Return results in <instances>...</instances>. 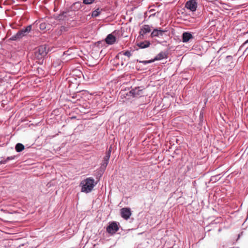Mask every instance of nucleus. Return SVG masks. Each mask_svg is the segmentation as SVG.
I'll use <instances>...</instances> for the list:
<instances>
[{
	"instance_id": "5701e85b",
	"label": "nucleus",
	"mask_w": 248,
	"mask_h": 248,
	"mask_svg": "<svg viewBox=\"0 0 248 248\" xmlns=\"http://www.w3.org/2000/svg\"><path fill=\"white\" fill-rule=\"evenodd\" d=\"M68 31V28L64 26H61L59 29V31L60 33H62V32L66 31Z\"/></svg>"
},
{
	"instance_id": "6e6552de",
	"label": "nucleus",
	"mask_w": 248,
	"mask_h": 248,
	"mask_svg": "<svg viewBox=\"0 0 248 248\" xmlns=\"http://www.w3.org/2000/svg\"><path fill=\"white\" fill-rule=\"evenodd\" d=\"M32 29V25H29L27 27L19 30L18 32L21 38L26 36L29 32H31Z\"/></svg>"
},
{
	"instance_id": "1a4fd4ad",
	"label": "nucleus",
	"mask_w": 248,
	"mask_h": 248,
	"mask_svg": "<svg viewBox=\"0 0 248 248\" xmlns=\"http://www.w3.org/2000/svg\"><path fill=\"white\" fill-rule=\"evenodd\" d=\"M116 41V37L112 34H109L105 39L106 43L108 45H113Z\"/></svg>"
},
{
	"instance_id": "20e7f679",
	"label": "nucleus",
	"mask_w": 248,
	"mask_h": 248,
	"mask_svg": "<svg viewBox=\"0 0 248 248\" xmlns=\"http://www.w3.org/2000/svg\"><path fill=\"white\" fill-rule=\"evenodd\" d=\"M185 7L191 12H195L197 10V2L196 0H189L185 4Z\"/></svg>"
},
{
	"instance_id": "6ab92c4d",
	"label": "nucleus",
	"mask_w": 248,
	"mask_h": 248,
	"mask_svg": "<svg viewBox=\"0 0 248 248\" xmlns=\"http://www.w3.org/2000/svg\"><path fill=\"white\" fill-rule=\"evenodd\" d=\"M119 54L120 55H123L124 56H127L128 58H130L132 56V53L131 51L126 50V51H122L120 52Z\"/></svg>"
},
{
	"instance_id": "72a5a7b5",
	"label": "nucleus",
	"mask_w": 248,
	"mask_h": 248,
	"mask_svg": "<svg viewBox=\"0 0 248 248\" xmlns=\"http://www.w3.org/2000/svg\"><path fill=\"white\" fill-rule=\"evenodd\" d=\"M223 49V48H220L219 49V50H218V52L219 51H220L221 50Z\"/></svg>"
},
{
	"instance_id": "4be33fe9",
	"label": "nucleus",
	"mask_w": 248,
	"mask_h": 248,
	"mask_svg": "<svg viewBox=\"0 0 248 248\" xmlns=\"http://www.w3.org/2000/svg\"><path fill=\"white\" fill-rule=\"evenodd\" d=\"M232 57L231 55H228L226 57V62H230L231 63H232Z\"/></svg>"
},
{
	"instance_id": "2f4dec72",
	"label": "nucleus",
	"mask_w": 248,
	"mask_h": 248,
	"mask_svg": "<svg viewBox=\"0 0 248 248\" xmlns=\"http://www.w3.org/2000/svg\"><path fill=\"white\" fill-rule=\"evenodd\" d=\"M248 43V39L244 43V45H246Z\"/></svg>"
},
{
	"instance_id": "c85d7f7f",
	"label": "nucleus",
	"mask_w": 248,
	"mask_h": 248,
	"mask_svg": "<svg viewBox=\"0 0 248 248\" xmlns=\"http://www.w3.org/2000/svg\"><path fill=\"white\" fill-rule=\"evenodd\" d=\"M110 154H108V153H107V152H106V155H105V156H104V157H107V158H110Z\"/></svg>"
},
{
	"instance_id": "473e14b6",
	"label": "nucleus",
	"mask_w": 248,
	"mask_h": 248,
	"mask_svg": "<svg viewBox=\"0 0 248 248\" xmlns=\"http://www.w3.org/2000/svg\"><path fill=\"white\" fill-rule=\"evenodd\" d=\"M155 13H154V14H151L149 17H151V16H155Z\"/></svg>"
},
{
	"instance_id": "393cba45",
	"label": "nucleus",
	"mask_w": 248,
	"mask_h": 248,
	"mask_svg": "<svg viewBox=\"0 0 248 248\" xmlns=\"http://www.w3.org/2000/svg\"><path fill=\"white\" fill-rule=\"evenodd\" d=\"M16 158V156L15 155L8 156L6 158V161H7V162H8L10 160L15 159Z\"/></svg>"
},
{
	"instance_id": "9b49d317",
	"label": "nucleus",
	"mask_w": 248,
	"mask_h": 248,
	"mask_svg": "<svg viewBox=\"0 0 248 248\" xmlns=\"http://www.w3.org/2000/svg\"><path fill=\"white\" fill-rule=\"evenodd\" d=\"M193 37L192 34L189 32H184L182 34V41L184 43L188 42Z\"/></svg>"
},
{
	"instance_id": "dca6fc26",
	"label": "nucleus",
	"mask_w": 248,
	"mask_h": 248,
	"mask_svg": "<svg viewBox=\"0 0 248 248\" xmlns=\"http://www.w3.org/2000/svg\"><path fill=\"white\" fill-rule=\"evenodd\" d=\"M109 158L104 157L103 162L101 164V168L102 169L105 170L109 161Z\"/></svg>"
},
{
	"instance_id": "423d86ee",
	"label": "nucleus",
	"mask_w": 248,
	"mask_h": 248,
	"mask_svg": "<svg viewBox=\"0 0 248 248\" xmlns=\"http://www.w3.org/2000/svg\"><path fill=\"white\" fill-rule=\"evenodd\" d=\"M121 217L125 220L130 218L131 215L130 209L129 208H123L121 209Z\"/></svg>"
},
{
	"instance_id": "f257e3e1",
	"label": "nucleus",
	"mask_w": 248,
	"mask_h": 248,
	"mask_svg": "<svg viewBox=\"0 0 248 248\" xmlns=\"http://www.w3.org/2000/svg\"><path fill=\"white\" fill-rule=\"evenodd\" d=\"M94 180L91 177L87 178L80 184L81 186V192L86 193L90 192L95 186Z\"/></svg>"
},
{
	"instance_id": "7c9ffc66",
	"label": "nucleus",
	"mask_w": 248,
	"mask_h": 248,
	"mask_svg": "<svg viewBox=\"0 0 248 248\" xmlns=\"http://www.w3.org/2000/svg\"><path fill=\"white\" fill-rule=\"evenodd\" d=\"M107 153H108V154H111V148L110 147L109 148V149L107 151Z\"/></svg>"
},
{
	"instance_id": "2eb2a0df",
	"label": "nucleus",
	"mask_w": 248,
	"mask_h": 248,
	"mask_svg": "<svg viewBox=\"0 0 248 248\" xmlns=\"http://www.w3.org/2000/svg\"><path fill=\"white\" fill-rule=\"evenodd\" d=\"M81 3L80 2L74 3L71 7V9L73 11H78L81 8Z\"/></svg>"
},
{
	"instance_id": "cd10ccee",
	"label": "nucleus",
	"mask_w": 248,
	"mask_h": 248,
	"mask_svg": "<svg viewBox=\"0 0 248 248\" xmlns=\"http://www.w3.org/2000/svg\"><path fill=\"white\" fill-rule=\"evenodd\" d=\"M155 62V60H154V59H152V60H148V61H146V64H149V63H152L153 62Z\"/></svg>"
},
{
	"instance_id": "9d476101",
	"label": "nucleus",
	"mask_w": 248,
	"mask_h": 248,
	"mask_svg": "<svg viewBox=\"0 0 248 248\" xmlns=\"http://www.w3.org/2000/svg\"><path fill=\"white\" fill-rule=\"evenodd\" d=\"M150 26L149 25H144L141 27L140 31V35L144 36L145 34L150 32Z\"/></svg>"
},
{
	"instance_id": "f3484780",
	"label": "nucleus",
	"mask_w": 248,
	"mask_h": 248,
	"mask_svg": "<svg viewBox=\"0 0 248 248\" xmlns=\"http://www.w3.org/2000/svg\"><path fill=\"white\" fill-rule=\"evenodd\" d=\"M25 148L23 144L20 143H18L16 145L15 149L17 152H21Z\"/></svg>"
},
{
	"instance_id": "39448f33",
	"label": "nucleus",
	"mask_w": 248,
	"mask_h": 248,
	"mask_svg": "<svg viewBox=\"0 0 248 248\" xmlns=\"http://www.w3.org/2000/svg\"><path fill=\"white\" fill-rule=\"evenodd\" d=\"M129 94L133 97H140L142 96V89L140 87H137L129 91Z\"/></svg>"
},
{
	"instance_id": "f8f14e48",
	"label": "nucleus",
	"mask_w": 248,
	"mask_h": 248,
	"mask_svg": "<svg viewBox=\"0 0 248 248\" xmlns=\"http://www.w3.org/2000/svg\"><path fill=\"white\" fill-rule=\"evenodd\" d=\"M168 53L167 52L161 51L159 53L154 59L155 61L161 60L167 58Z\"/></svg>"
},
{
	"instance_id": "f03ea898",
	"label": "nucleus",
	"mask_w": 248,
	"mask_h": 248,
	"mask_svg": "<svg viewBox=\"0 0 248 248\" xmlns=\"http://www.w3.org/2000/svg\"><path fill=\"white\" fill-rule=\"evenodd\" d=\"M46 46L44 45L39 46L35 50L34 54L36 58L40 60L46 56L47 54Z\"/></svg>"
},
{
	"instance_id": "a211bd4d",
	"label": "nucleus",
	"mask_w": 248,
	"mask_h": 248,
	"mask_svg": "<svg viewBox=\"0 0 248 248\" xmlns=\"http://www.w3.org/2000/svg\"><path fill=\"white\" fill-rule=\"evenodd\" d=\"M102 9H100L99 8H97L96 10L93 11L92 13V16L93 17H96L100 14Z\"/></svg>"
},
{
	"instance_id": "b1692460",
	"label": "nucleus",
	"mask_w": 248,
	"mask_h": 248,
	"mask_svg": "<svg viewBox=\"0 0 248 248\" xmlns=\"http://www.w3.org/2000/svg\"><path fill=\"white\" fill-rule=\"evenodd\" d=\"M95 0H83V3L84 4H91Z\"/></svg>"
},
{
	"instance_id": "ddd939ff",
	"label": "nucleus",
	"mask_w": 248,
	"mask_h": 248,
	"mask_svg": "<svg viewBox=\"0 0 248 248\" xmlns=\"http://www.w3.org/2000/svg\"><path fill=\"white\" fill-rule=\"evenodd\" d=\"M69 16L68 12H62L57 17V19L59 20H66L68 19V17Z\"/></svg>"
},
{
	"instance_id": "0eeeda50",
	"label": "nucleus",
	"mask_w": 248,
	"mask_h": 248,
	"mask_svg": "<svg viewBox=\"0 0 248 248\" xmlns=\"http://www.w3.org/2000/svg\"><path fill=\"white\" fill-rule=\"evenodd\" d=\"M167 31V30H162L161 28L155 29L151 34L152 37H160L163 36L164 32Z\"/></svg>"
},
{
	"instance_id": "7ed1b4c3",
	"label": "nucleus",
	"mask_w": 248,
	"mask_h": 248,
	"mask_svg": "<svg viewBox=\"0 0 248 248\" xmlns=\"http://www.w3.org/2000/svg\"><path fill=\"white\" fill-rule=\"evenodd\" d=\"M107 232L110 234L115 233L119 230V227L116 222H111L107 227Z\"/></svg>"
},
{
	"instance_id": "bb28decb",
	"label": "nucleus",
	"mask_w": 248,
	"mask_h": 248,
	"mask_svg": "<svg viewBox=\"0 0 248 248\" xmlns=\"http://www.w3.org/2000/svg\"><path fill=\"white\" fill-rule=\"evenodd\" d=\"M6 163H7V161H6V159H2L0 161V165L4 164H6Z\"/></svg>"
},
{
	"instance_id": "a878e982",
	"label": "nucleus",
	"mask_w": 248,
	"mask_h": 248,
	"mask_svg": "<svg viewBox=\"0 0 248 248\" xmlns=\"http://www.w3.org/2000/svg\"><path fill=\"white\" fill-rule=\"evenodd\" d=\"M40 28L41 30H44L46 29V24L45 23H42L40 24Z\"/></svg>"
},
{
	"instance_id": "aec40b11",
	"label": "nucleus",
	"mask_w": 248,
	"mask_h": 248,
	"mask_svg": "<svg viewBox=\"0 0 248 248\" xmlns=\"http://www.w3.org/2000/svg\"><path fill=\"white\" fill-rule=\"evenodd\" d=\"M20 39H21V38L20 37L18 32H17L16 34L10 37V40L11 41H16Z\"/></svg>"
},
{
	"instance_id": "4468645a",
	"label": "nucleus",
	"mask_w": 248,
	"mask_h": 248,
	"mask_svg": "<svg viewBox=\"0 0 248 248\" xmlns=\"http://www.w3.org/2000/svg\"><path fill=\"white\" fill-rule=\"evenodd\" d=\"M151 43L148 41H145L144 42H140L138 44V46L140 48H145L148 47Z\"/></svg>"
},
{
	"instance_id": "412c9836",
	"label": "nucleus",
	"mask_w": 248,
	"mask_h": 248,
	"mask_svg": "<svg viewBox=\"0 0 248 248\" xmlns=\"http://www.w3.org/2000/svg\"><path fill=\"white\" fill-rule=\"evenodd\" d=\"M220 177H219V175H218L213 176L211 177V181L216 182L217 181L219 180L220 179Z\"/></svg>"
},
{
	"instance_id": "c756f323",
	"label": "nucleus",
	"mask_w": 248,
	"mask_h": 248,
	"mask_svg": "<svg viewBox=\"0 0 248 248\" xmlns=\"http://www.w3.org/2000/svg\"><path fill=\"white\" fill-rule=\"evenodd\" d=\"M139 62L140 63H142L144 64V65L147 64L146 61H139Z\"/></svg>"
}]
</instances>
